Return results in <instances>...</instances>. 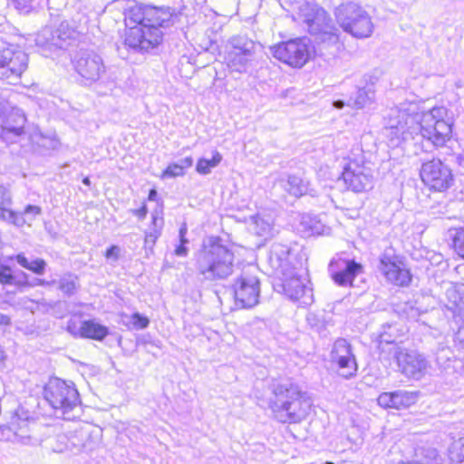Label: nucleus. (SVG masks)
I'll use <instances>...</instances> for the list:
<instances>
[{
    "label": "nucleus",
    "mask_w": 464,
    "mask_h": 464,
    "mask_svg": "<svg viewBox=\"0 0 464 464\" xmlns=\"http://www.w3.org/2000/svg\"><path fill=\"white\" fill-rule=\"evenodd\" d=\"M454 113L445 106H435L421 113L420 121L392 110L385 127L386 136L393 146L410 141L426 140L436 148L450 140Z\"/></svg>",
    "instance_id": "1"
},
{
    "label": "nucleus",
    "mask_w": 464,
    "mask_h": 464,
    "mask_svg": "<svg viewBox=\"0 0 464 464\" xmlns=\"http://www.w3.org/2000/svg\"><path fill=\"white\" fill-rule=\"evenodd\" d=\"M169 9L150 5L132 7L126 14V24L130 25L124 44L136 53H145L157 47L162 41L161 28L171 24Z\"/></svg>",
    "instance_id": "2"
},
{
    "label": "nucleus",
    "mask_w": 464,
    "mask_h": 464,
    "mask_svg": "<svg viewBox=\"0 0 464 464\" xmlns=\"http://www.w3.org/2000/svg\"><path fill=\"white\" fill-rule=\"evenodd\" d=\"M268 405L275 418L283 423H297L310 411L312 402L290 379H275L269 385Z\"/></svg>",
    "instance_id": "3"
},
{
    "label": "nucleus",
    "mask_w": 464,
    "mask_h": 464,
    "mask_svg": "<svg viewBox=\"0 0 464 464\" xmlns=\"http://www.w3.org/2000/svg\"><path fill=\"white\" fill-rule=\"evenodd\" d=\"M195 262L198 275L205 281L224 280L234 271V253L219 237L203 240L201 248L195 254Z\"/></svg>",
    "instance_id": "4"
},
{
    "label": "nucleus",
    "mask_w": 464,
    "mask_h": 464,
    "mask_svg": "<svg viewBox=\"0 0 464 464\" xmlns=\"http://www.w3.org/2000/svg\"><path fill=\"white\" fill-rule=\"evenodd\" d=\"M230 49L227 60L228 67L235 72L246 73L253 67L263 53V45L246 34H237L227 42Z\"/></svg>",
    "instance_id": "5"
},
{
    "label": "nucleus",
    "mask_w": 464,
    "mask_h": 464,
    "mask_svg": "<svg viewBox=\"0 0 464 464\" xmlns=\"http://www.w3.org/2000/svg\"><path fill=\"white\" fill-rule=\"evenodd\" d=\"M334 14L343 30L355 38H367L373 32L371 16L354 1H345L339 5Z\"/></svg>",
    "instance_id": "6"
},
{
    "label": "nucleus",
    "mask_w": 464,
    "mask_h": 464,
    "mask_svg": "<svg viewBox=\"0 0 464 464\" xmlns=\"http://www.w3.org/2000/svg\"><path fill=\"white\" fill-rule=\"evenodd\" d=\"M44 398L54 410L56 415L71 419L69 414L80 404V396L72 382L68 383L59 378H53L44 388Z\"/></svg>",
    "instance_id": "7"
},
{
    "label": "nucleus",
    "mask_w": 464,
    "mask_h": 464,
    "mask_svg": "<svg viewBox=\"0 0 464 464\" xmlns=\"http://www.w3.org/2000/svg\"><path fill=\"white\" fill-rule=\"evenodd\" d=\"M72 63L75 72L81 78V83L85 86L100 82L107 72L103 58L93 50H80Z\"/></svg>",
    "instance_id": "8"
},
{
    "label": "nucleus",
    "mask_w": 464,
    "mask_h": 464,
    "mask_svg": "<svg viewBox=\"0 0 464 464\" xmlns=\"http://www.w3.org/2000/svg\"><path fill=\"white\" fill-rule=\"evenodd\" d=\"M27 54L15 46L0 43V79L8 83L18 81L26 70Z\"/></svg>",
    "instance_id": "9"
},
{
    "label": "nucleus",
    "mask_w": 464,
    "mask_h": 464,
    "mask_svg": "<svg viewBox=\"0 0 464 464\" xmlns=\"http://www.w3.org/2000/svg\"><path fill=\"white\" fill-rule=\"evenodd\" d=\"M420 176L422 182L434 191H445L454 182L451 169L438 158L423 160Z\"/></svg>",
    "instance_id": "10"
},
{
    "label": "nucleus",
    "mask_w": 464,
    "mask_h": 464,
    "mask_svg": "<svg viewBox=\"0 0 464 464\" xmlns=\"http://www.w3.org/2000/svg\"><path fill=\"white\" fill-rule=\"evenodd\" d=\"M281 283L274 285L278 292H283L290 300L301 305H310L314 302L313 289L309 281L302 278L295 268L279 276Z\"/></svg>",
    "instance_id": "11"
},
{
    "label": "nucleus",
    "mask_w": 464,
    "mask_h": 464,
    "mask_svg": "<svg viewBox=\"0 0 464 464\" xmlns=\"http://www.w3.org/2000/svg\"><path fill=\"white\" fill-rule=\"evenodd\" d=\"M393 358L401 373L409 379L420 380L430 367V362L423 354L401 346H394Z\"/></svg>",
    "instance_id": "12"
},
{
    "label": "nucleus",
    "mask_w": 464,
    "mask_h": 464,
    "mask_svg": "<svg viewBox=\"0 0 464 464\" xmlns=\"http://www.w3.org/2000/svg\"><path fill=\"white\" fill-rule=\"evenodd\" d=\"M26 117L24 111L9 102L0 103V137L13 142L24 133Z\"/></svg>",
    "instance_id": "13"
},
{
    "label": "nucleus",
    "mask_w": 464,
    "mask_h": 464,
    "mask_svg": "<svg viewBox=\"0 0 464 464\" xmlns=\"http://www.w3.org/2000/svg\"><path fill=\"white\" fill-rule=\"evenodd\" d=\"M306 38H297L281 43L271 48L274 57L295 68L303 67L310 57Z\"/></svg>",
    "instance_id": "14"
},
{
    "label": "nucleus",
    "mask_w": 464,
    "mask_h": 464,
    "mask_svg": "<svg viewBox=\"0 0 464 464\" xmlns=\"http://www.w3.org/2000/svg\"><path fill=\"white\" fill-rule=\"evenodd\" d=\"M378 268L391 283L406 286L411 282L410 271L401 266L400 256L392 246L386 247L379 258Z\"/></svg>",
    "instance_id": "15"
},
{
    "label": "nucleus",
    "mask_w": 464,
    "mask_h": 464,
    "mask_svg": "<svg viewBox=\"0 0 464 464\" xmlns=\"http://www.w3.org/2000/svg\"><path fill=\"white\" fill-rule=\"evenodd\" d=\"M233 292L237 306L252 308L259 303V279L256 276L243 273L233 285Z\"/></svg>",
    "instance_id": "16"
},
{
    "label": "nucleus",
    "mask_w": 464,
    "mask_h": 464,
    "mask_svg": "<svg viewBox=\"0 0 464 464\" xmlns=\"http://www.w3.org/2000/svg\"><path fill=\"white\" fill-rule=\"evenodd\" d=\"M342 179L348 188L360 193L372 188V169L355 161H349L343 166Z\"/></svg>",
    "instance_id": "17"
},
{
    "label": "nucleus",
    "mask_w": 464,
    "mask_h": 464,
    "mask_svg": "<svg viewBox=\"0 0 464 464\" xmlns=\"http://www.w3.org/2000/svg\"><path fill=\"white\" fill-rule=\"evenodd\" d=\"M73 30L66 21H61L59 27L53 29L52 25H46L37 34L36 44L49 49H66L70 45Z\"/></svg>",
    "instance_id": "18"
},
{
    "label": "nucleus",
    "mask_w": 464,
    "mask_h": 464,
    "mask_svg": "<svg viewBox=\"0 0 464 464\" xmlns=\"http://www.w3.org/2000/svg\"><path fill=\"white\" fill-rule=\"evenodd\" d=\"M333 280L342 286L352 285L355 276L362 272V266L353 259L334 258L329 264Z\"/></svg>",
    "instance_id": "19"
},
{
    "label": "nucleus",
    "mask_w": 464,
    "mask_h": 464,
    "mask_svg": "<svg viewBox=\"0 0 464 464\" xmlns=\"http://www.w3.org/2000/svg\"><path fill=\"white\" fill-rule=\"evenodd\" d=\"M420 392L397 390L390 392H382L377 401L381 407L393 408L397 410L406 409L415 404L419 399Z\"/></svg>",
    "instance_id": "20"
},
{
    "label": "nucleus",
    "mask_w": 464,
    "mask_h": 464,
    "mask_svg": "<svg viewBox=\"0 0 464 464\" xmlns=\"http://www.w3.org/2000/svg\"><path fill=\"white\" fill-rule=\"evenodd\" d=\"M290 254V248L286 245L274 243L271 246L268 263L278 276L295 268L289 261Z\"/></svg>",
    "instance_id": "21"
},
{
    "label": "nucleus",
    "mask_w": 464,
    "mask_h": 464,
    "mask_svg": "<svg viewBox=\"0 0 464 464\" xmlns=\"http://www.w3.org/2000/svg\"><path fill=\"white\" fill-rule=\"evenodd\" d=\"M108 334V327L94 320L90 319L82 322V338L102 341Z\"/></svg>",
    "instance_id": "22"
},
{
    "label": "nucleus",
    "mask_w": 464,
    "mask_h": 464,
    "mask_svg": "<svg viewBox=\"0 0 464 464\" xmlns=\"http://www.w3.org/2000/svg\"><path fill=\"white\" fill-rule=\"evenodd\" d=\"M331 362L335 366L338 375L344 379H351L357 373L358 365L353 353L350 354L349 357H341L331 361Z\"/></svg>",
    "instance_id": "23"
},
{
    "label": "nucleus",
    "mask_w": 464,
    "mask_h": 464,
    "mask_svg": "<svg viewBox=\"0 0 464 464\" xmlns=\"http://www.w3.org/2000/svg\"><path fill=\"white\" fill-rule=\"evenodd\" d=\"M445 307L452 313L453 316L464 317V298L455 286L447 289Z\"/></svg>",
    "instance_id": "24"
},
{
    "label": "nucleus",
    "mask_w": 464,
    "mask_h": 464,
    "mask_svg": "<svg viewBox=\"0 0 464 464\" xmlns=\"http://www.w3.org/2000/svg\"><path fill=\"white\" fill-rule=\"evenodd\" d=\"M284 188L291 195L299 198L309 193V181L297 175H288L282 180Z\"/></svg>",
    "instance_id": "25"
},
{
    "label": "nucleus",
    "mask_w": 464,
    "mask_h": 464,
    "mask_svg": "<svg viewBox=\"0 0 464 464\" xmlns=\"http://www.w3.org/2000/svg\"><path fill=\"white\" fill-rule=\"evenodd\" d=\"M374 99V92L371 87L359 88L348 100L347 105L354 109H362L371 104Z\"/></svg>",
    "instance_id": "26"
},
{
    "label": "nucleus",
    "mask_w": 464,
    "mask_h": 464,
    "mask_svg": "<svg viewBox=\"0 0 464 464\" xmlns=\"http://www.w3.org/2000/svg\"><path fill=\"white\" fill-rule=\"evenodd\" d=\"M309 327L322 337L328 335L324 312H309L306 315Z\"/></svg>",
    "instance_id": "27"
},
{
    "label": "nucleus",
    "mask_w": 464,
    "mask_h": 464,
    "mask_svg": "<svg viewBox=\"0 0 464 464\" xmlns=\"http://www.w3.org/2000/svg\"><path fill=\"white\" fill-rule=\"evenodd\" d=\"M14 258L22 267L38 276H42L45 272L47 264L42 258L29 260L23 253L17 254Z\"/></svg>",
    "instance_id": "28"
},
{
    "label": "nucleus",
    "mask_w": 464,
    "mask_h": 464,
    "mask_svg": "<svg viewBox=\"0 0 464 464\" xmlns=\"http://www.w3.org/2000/svg\"><path fill=\"white\" fill-rule=\"evenodd\" d=\"M325 19L326 17L324 10H318L314 14L307 15L304 22L309 33L312 34H317L324 32L326 26Z\"/></svg>",
    "instance_id": "29"
},
{
    "label": "nucleus",
    "mask_w": 464,
    "mask_h": 464,
    "mask_svg": "<svg viewBox=\"0 0 464 464\" xmlns=\"http://www.w3.org/2000/svg\"><path fill=\"white\" fill-rule=\"evenodd\" d=\"M221 154L215 150L210 160L201 158L198 160L196 165V171L200 175H208L211 172V169L216 168L221 162Z\"/></svg>",
    "instance_id": "30"
},
{
    "label": "nucleus",
    "mask_w": 464,
    "mask_h": 464,
    "mask_svg": "<svg viewBox=\"0 0 464 464\" xmlns=\"http://www.w3.org/2000/svg\"><path fill=\"white\" fill-rule=\"evenodd\" d=\"M353 353L352 345L344 338H338L332 347L330 353V360L334 361L341 357H349L350 354Z\"/></svg>",
    "instance_id": "31"
},
{
    "label": "nucleus",
    "mask_w": 464,
    "mask_h": 464,
    "mask_svg": "<svg viewBox=\"0 0 464 464\" xmlns=\"http://www.w3.org/2000/svg\"><path fill=\"white\" fill-rule=\"evenodd\" d=\"M78 287V277L73 274H65L58 281V288L66 295L75 294Z\"/></svg>",
    "instance_id": "32"
},
{
    "label": "nucleus",
    "mask_w": 464,
    "mask_h": 464,
    "mask_svg": "<svg viewBox=\"0 0 464 464\" xmlns=\"http://www.w3.org/2000/svg\"><path fill=\"white\" fill-rule=\"evenodd\" d=\"M453 358L454 353L450 347L440 346L436 351L435 361L437 365L442 370L447 371L450 368Z\"/></svg>",
    "instance_id": "33"
},
{
    "label": "nucleus",
    "mask_w": 464,
    "mask_h": 464,
    "mask_svg": "<svg viewBox=\"0 0 464 464\" xmlns=\"http://www.w3.org/2000/svg\"><path fill=\"white\" fill-rule=\"evenodd\" d=\"M397 328L392 324H384L382 325V330L379 334V343L380 345L385 344H392V353L394 352V346H399L396 343L397 339Z\"/></svg>",
    "instance_id": "34"
},
{
    "label": "nucleus",
    "mask_w": 464,
    "mask_h": 464,
    "mask_svg": "<svg viewBox=\"0 0 464 464\" xmlns=\"http://www.w3.org/2000/svg\"><path fill=\"white\" fill-rule=\"evenodd\" d=\"M451 464H464V437L455 440L449 450Z\"/></svg>",
    "instance_id": "35"
},
{
    "label": "nucleus",
    "mask_w": 464,
    "mask_h": 464,
    "mask_svg": "<svg viewBox=\"0 0 464 464\" xmlns=\"http://www.w3.org/2000/svg\"><path fill=\"white\" fill-rule=\"evenodd\" d=\"M253 231L259 237H268L272 232V224L269 218L256 216L253 218Z\"/></svg>",
    "instance_id": "36"
},
{
    "label": "nucleus",
    "mask_w": 464,
    "mask_h": 464,
    "mask_svg": "<svg viewBox=\"0 0 464 464\" xmlns=\"http://www.w3.org/2000/svg\"><path fill=\"white\" fill-rule=\"evenodd\" d=\"M0 219L8 221L17 227H23L24 224H28V219L23 212H14L9 209L8 207L5 210L0 211Z\"/></svg>",
    "instance_id": "37"
},
{
    "label": "nucleus",
    "mask_w": 464,
    "mask_h": 464,
    "mask_svg": "<svg viewBox=\"0 0 464 464\" xmlns=\"http://www.w3.org/2000/svg\"><path fill=\"white\" fill-rule=\"evenodd\" d=\"M66 6V0H47V7L51 19H54V23L58 22L59 18L64 17V8Z\"/></svg>",
    "instance_id": "38"
},
{
    "label": "nucleus",
    "mask_w": 464,
    "mask_h": 464,
    "mask_svg": "<svg viewBox=\"0 0 464 464\" xmlns=\"http://www.w3.org/2000/svg\"><path fill=\"white\" fill-rule=\"evenodd\" d=\"M14 7L23 14H29L36 9L41 0H12Z\"/></svg>",
    "instance_id": "39"
},
{
    "label": "nucleus",
    "mask_w": 464,
    "mask_h": 464,
    "mask_svg": "<svg viewBox=\"0 0 464 464\" xmlns=\"http://www.w3.org/2000/svg\"><path fill=\"white\" fill-rule=\"evenodd\" d=\"M452 240L455 252L464 259V228L456 229Z\"/></svg>",
    "instance_id": "40"
},
{
    "label": "nucleus",
    "mask_w": 464,
    "mask_h": 464,
    "mask_svg": "<svg viewBox=\"0 0 464 464\" xmlns=\"http://www.w3.org/2000/svg\"><path fill=\"white\" fill-rule=\"evenodd\" d=\"M130 322L136 330L145 329L150 324V319L138 312L130 315Z\"/></svg>",
    "instance_id": "41"
},
{
    "label": "nucleus",
    "mask_w": 464,
    "mask_h": 464,
    "mask_svg": "<svg viewBox=\"0 0 464 464\" xmlns=\"http://www.w3.org/2000/svg\"><path fill=\"white\" fill-rule=\"evenodd\" d=\"M185 170L180 167L178 162L170 163L163 171V178H177L185 175Z\"/></svg>",
    "instance_id": "42"
},
{
    "label": "nucleus",
    "mask_w": 464,
    "mask_h": 464,
    "mask_svg": "<svg viewBox=\"0 0 464 464\" xmlns=\"http://www.w3.org/2000/svg\"><path fill=\"white\" fill-rule=\"evenodd\" d=\"M161 235V232H159V229L153 230L150 229L145 233V238H144V246L145 248H150L152 249L153 246L155 245L157 239Z\"/></svg>",
    "instance_id": "43"
},
{
    "label": "nucleus",
    "mask_w": 464,
    "mask_h": 464,
    "mask_svg": "<svg viewBox=\"0 0 464 464\" xmlns=\"http://www.w3.org/2000/svg\"><path fill=\"white\" fill-rule=\"evenodd\" d=\"M18 287H28L33 285L28 281V275L24 272H20L18 275H13L12 285Z\"/></svg>",
    "instance_id": "44"
},
{
    "label": "nucleus",
    "mask_w": 464,
    "mask_h": 464,
    "mask_svg": "<svg viewBox=\"0 0 464 464\" xmlns=\"http://www.w3.org/2000/svg\"><path fill=\"white\" fill-rule=\"evenodd\" d=\"M23 213L28 219V224L30 225V223L42 213V208L38 206L27 205Z\"/></svg>",
    "instance_id": "45"
},
{
    "label": "nucleus",
    "mask_w": 464,
    "mask_h": 464,
    "mask_svg": "<svg viewBox=\"0 0 464 464\" xmlns=\"http://www.w3.org/2000/svg\"><path fill=\"white\" fill-rule=\"evenodd\" d=\"M12 269L7 266H0V283L3 285H12L13 280Z\"/></svg>",
    "instance_id": "46"
},
{
    "label": "nucleus",
    "mask_w": 464,
    "mask_h": 464,
    "mask_svg": "<svg viewBox=\"0 0 464 464\" xmlns=\"http://www.w3.org/2000/svg\"><path fill=\"white\" fill-rule=\"evenodd\" d=\"M11 204V194L3 186H0V211L5 210Z\"/></svg>",
    "instance_id": "47"
},
{
    "label": "nucleus",
    "mask_w": 464,
    "mask_h": 464,
    "mask_svg": "<svg viewBox=\"0 0 464 464\" xmlns=\"http://www.w3.org/2000/svg\"><path fill=\"white\" fill-rule=\"evenodd\" d=\"M179 237V245L175 248V255L178 256H186L188 252V249L186 246V245L188 244V239L186 237V236Z\"/></svg>",
    "instance_id": "48"
},
{
    "label": "nucleus",
    "mask_w": 464,
    "mask_h": 464,
    "mask_svg": "<svg viewBox=\"0 0 464 464\" xmlns=\"http://www.w3.org/2000/svg\"><path fill=\"white\" fill-rule=\"evenodd\" d=\"M66 329L72 336L82 338V324L79 326L76 322L70 320Z\"/></svg>",
    "instance_id": "49"
},
{
    "label": "nucleus",
    "mask_w": 464,
    "mask_h": 464,
    "mask_svg": "<svg viewBox=\"0 0 464 464\" xmlns=\"http://www.w3.org/2000/svg\"><path fill=\"white\" fill-rule=\"evenodd\" d=\"M120 252H121V248L118 246H116V245L111 246L106 250L105 257L107 259H112L114 261H117L120 257Z\"/></svg>",
    "instance_id": "50"
},
{
    "label": "nucleus",
    "mask_w": 464,
    "mask_h": 464,
    "mask_svg": "<svg viewBox=\"0 0 464 464\" xmlns=\"http://www.w3.org/2000/svg\"><path fill=\"white\" fill-rule=\"evenodd\" d=\"M151 218L152 220L150 228L153 230L159 229V232H161L163 227V218L159 217L157 213H153Z\"/></svg>",
    "instance_id": "51"
},
{
    "label": "nucleus",
    "mask_w": 464,
    "mask_h": 464,
    "mask_svg": "<svg viewBox=\"0 0 464 464\" xmlns=\"http://www.w3.org/2000/svg\"><path fill=\"white\" fill-rule=\"evenodd\" d=\"M138 342L141 344H151L157 348H160V341H152L150 340V337L149 335H143L140 338L138 339Z\"/></svg>",
    "instance_id": "52"
},
{
    "label": "nucleus",
    "mask_w": 464,
    "mask_h": 464,
    "mask_svg": "<svg viewBox=\"0 0 464 464\" xmlns=\"http://www.w3.org/2000/svg\"><path fill=\"white\" fill-rule=\"evenodd\" d=\"M131 212L133 215L137 216L140 219L142 220L146 218L148 213L147 206L143 204L141 208L138 209H132Z\"/></svg>",
    "instance_id": "53"
},
{
    "label": "nucleus",
    "mask_w": 464,
    "mask_h": 464,
    "mask_svg": "<svg viewBox=\"0 0 464 464\" xmlns=\"http://www.w3.org/2000/svg\"><path fill=\"white\" fill-rule=\"evenodd\" d=\"M178 164L182 167L184 170H186L193 165V159L190 156L183 158L178 162Z\"/></svg>",
    "instance_id": "54"
},
{
    "label": "nucleus",
    "mask_w": 464,
    "mask_h": 464,
    "mask_svg": "<svg viewBox=\"0 0 464 464\" xmlns=\"http://www.w3.org/2000/svg\"><path fill=\"white\" fill-rule=\"evenodd\" d=\"M454 161L459 166V171L464 174V154H457L454 156Z\"/></svg>",
    "instance_id": "55"
},
{
    "label": "nucleus",
    "mask_w": 464,
    "mask_h": 464,
    "mask_svg": "<svg viewBox=\"0 0 464 464\" xmlns=\"http://www.w3.org/2000/svg\"><path fill=\"white\" fill-rule=\"evenodd\" d=\"M14 436L21 438L22 442H24V443H25V440L30 439V436L24 431L22 433H18L17 431H14Z\"/></svg>",
    "instance_id": "56"
},
{
    "label": "nucleus",
    "mask_w": 464,
    "mask_h": 464,
    "mask_svg": "<svg viewBox=\"0 0 464 464\" xmlns=\"http://www.w3.org/2000/svg\"><path fill=\"white\" fill-rule=\"evenodd\" d=\"M56 284V281L53 280L52 282H47L44 279H36V283L34 285H54Z\"/></svg>",
    "instance_id": "57"
},
{
    "label": "nucleus",
    "mask_w": 464,
    "mask_h": 464,
    "mask_svg": "<svg viewBox=\"0 0 464 464\" xmlns=\"http://www.w3.org/2000/svg\"><path fill=\"white\" fill-rule=\"evenodd\" d=\"M188 233V227H187V224L186 223H183L181 225V227H179V237H183V236H186Z\"/></svg>",
    "instance_id": "58"
},
{
    "label": "nucleus",
    "mask_w": 464,
    "mask_h": 464,
    "mask_svg": "<svg viewBox=\"0 0 464 464\" xmlns=\"http://www.w3.org/2000/svg\"><path fill=\"white\" fill-rule=\"evenodd\" d=\"M334 106L337 109H342L344 106V102L342 100L334 101Z\"/></svg>",
    "instance_id": "59"
},
{
    "label": "nucleus",
    "mask_w": 464,
    "mask_h": 464,
    "mask_svg": "<svg viewBox=\"0 0 464 464\" xmlns=\"http://www.w3.org/2000/svg\"><path fill=\"white\" fill-rule=\"evenodd\" d=\"M65 448H66L65 445L61 444V445H57V447H53V450L55 452H63Z\"/></svg>",
    "instance_id": "60"
},
{
    "label": "nucleus",
    "mask_w": 464,
    "mask_h": 464,
    "mask_svg": "<svg viewBox=\"0 0 464 464\" xmlns=\"http://www.w3.org/2000/svg\"><path fill=\"white\" fill-rule=\"evenodd\" d=\"M157 196V191L155 189H150L149 193V199L153 200Z\"/></svg>",
    "instance_id": "61"
},
{
    "label": "nucleus",
    "mask_w": 464,
    "mask_h": 464,
    "mask_svg": "<svg viewBox=\"0 0 464 464\" xmlns=\"http://www.w3.org/2000/svg\"><path fill=\"white\" fill-rule=\"evenodd\" d=\"M399 464H427V463H421L420 462L419 460H411V461H402V462H400Z\"/></svg>",
    "instance_id": "62"
},
{
    "label": "nucleus",
    "mask_w": 464,
    "mask_h": 464,
    "mask_svg": "<svg viewBox=\"0 0 464 464\" xmlns=\"http://www.w3.org/2000/svg\"><path fill=\"white\" fill-rule=\"evenodd\" d=\"M82 183H83L84 185H86V186H90V185H91V179H90V178H89V177H85V178H83V179H82Z\"/></svg>",
    "instance_id": "63"
},
{
    "label": "nucleus",
    "mask_w": 464,
    "mask_h": 464,
    "mask_svg": "<svg viewBox=\"0 0 464 464\" xmlns=\"http://www.w3.org/2000/svg\"><path fill=\"white\" fill-rule=\"evenodd\" d=\"M428 453H429L430 459L434 458L436 456L435 450H432V449L431 450H428Z\"/></svg>",
    "instance_id": "64"
}]
</instances>
